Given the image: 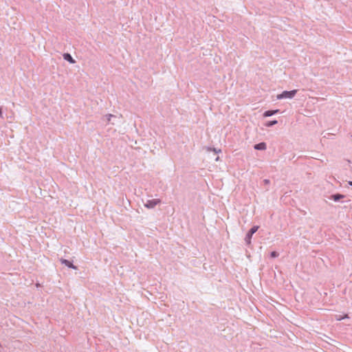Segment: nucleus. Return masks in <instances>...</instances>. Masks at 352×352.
<instances>
[{"label":"nucleus","mask_w":352,"mask_h":352,"mask_svg":"<svg viewBox=\"0 0 352 352\" xmlns=\"http://www.w3.org/2000/svg\"><path fill=\"white\" fill-rule=\"evenodd\" d=\"M296 93H297L296 89H294L292 91H284L280 94H278L276 98L278 100H282V99H286V98L292 99L296 96Z\"/></svg>","instance_id":"1"},{"label":"nucleus","mask_w":352,"mask_h":352,"mask_svg":"<svg viewBox=\"0 0 352 352\" xmlns=\"http://www.w3.org/2000/svg\"><path fill=\"white\" fill-rule=\"evenodd\" d=\"M258 226H254L247 233L245 237V241L247 245H250L251 243V239L252 237V235L258 230Z\"/></svg>","instance_id":"2"},{"label":"nucleus","mask_w":352,"mask_h":352,"mask_svg":"<svg viewBox=\"0 0 352 352\" xmlns=\"http://www.w3.org/2000/svg\"><path fill=\"white\" fill-rule=\"evenodd\" d=\"M161 203L160 199H148L144 204V206L148 209L154 208L157 205Z\"/></svg>","instance_id":"3"},{"label":"nucleus","mask_w":352,"mask_h":352,"mask_svg":"<svg viewBox=\"0 0 352 352\" xmlns=\"http://www.w3.org/2000/svg\"><path fill=\"white\" fill-rule=\"evenodd\" d=\"M60 263H61L62 264H63V265H65L67 266V267H69V268H72V269H74V270H76V269H77V267H76V266H75L74 265H73V263H72L71 261H68V260H67V259H65V258H60Z\"/></svg>","instance_id":"4"},{"label":"nucleus","mask_w":352,"mask_h":352,"mask_svg":"<svg viewBox=\"0 0 352 352\" xmlns=\"http://www.w3.org/2000/svg\"><path fill=\"white\" fill-rule=\"evenodd\" d=\"M254 148L256 150L264 151L267 148V146L265 142H261V143L255 144Z\"/></svg>","instance_id":"5"},{"label":"nucleus","mask_w":352,"mask_h":352,"mask_svg":"<svg viewBox=\"0 0 352 352\" xmlns=\"http://www.w3.org/2000/svg\"><path fill=\"white\" fill-rule=\"evenodd\" d=\"M63 58H64L65 60L68 61V62H69V63H72V64H73V63H76L75 60L72 58V56H71V54H69V53H65V54L63 55Z\"/></svg>","instance_id":"6"},{"label":"nucleus","mask_w":352,"mask_h":352,"mask_svg":"<svg viewBox=\"0 0 352 352\" xmlns=\"http://www.w3.org/2000/svg\"><path fill=\"white\" fill-rule=\"evenodd\" d=\"M278 111H279V110H278V109H276V110H268V111H266L264 112L263 116L264 117H270V116H272L276 114Z\"/></svg>","instance_id":"7"},{"label":"nucleus","mask_w":352,"mask_h":352,"mask_svg":"<svg viewBox=\"0 0 352 352\" xmlns=\"http://www.w3.org/2000/svg\"><path fill=\"white\" fill-rule=\"evenodd\" d=\"M344 197V195L341 194H335L331 196V199H333L334 201H338Z\"/></svg>","instance_id":"8"},{"label":"nucleus","mask_w":352,"mask_h":352,"mask_svg":"<svg viewBox=\"0 0 352 352\" xmlns=\"http://www.w3.org/2000/svg\"><path fill=\"white\" fill-rule=\"evenodd\" d=\"M112 118H115V116L110 113L105 115L104 117L107 123H109Z\"/></svg>","instance_id":"9"},{"label":"nucleus","mask_w":352,"mask_h":352,"mask_svg":"<svg viewBox=\"0 0 352 352\" xmlns=\"http://www.w3.org/2000/svg\"><path fill=\"white\" fill-rule=\"evenodd\" d=\"M277 122H278L277 120L269 121L265 124V126L267 127H271V126H274V124H277Z\"/></svg>","instance_id":"10"},{"label":"nucleus","mask_w":352,"mask_h":352,"mask_svg":"<svg viewBox=\"0 0 352 352\" xmlns=\"http://www.w3.org/2000/svg\"><path fill=\"white\" fill-rule=\"evenodd\" d=\"M336 319L337 320H341L342 319H344V318H348V315L347 314H345L344 316H341V315H336Z\"/></svg>","instance_id":"11"},{"label":"nucleus","mask_w":352,"mask_h":352,"mask_svg":"<svg viewBox=\"0 0 352 352\" xmlns=\"http://www.w3.org/2000/svg\"><path fill=\"white\" fill-rule=\"evenodd\" d=\"M270 256L272 258H276V257L278 256V253L275 251H273L271 252Z\"/></svg>","instance_id":"12"},{"label":"nucleus","mask_w":352,"mask_h":352,"mask_svg":"<svg viewBox=\"0 0 352 352\" xmlns=\"http://www.w3.org/2000/svg\"><path fill=\"white\" fill-rule=\"evenodd\" d=\"M208 151H213L216 153H218L221 152L220 149L217 150V149H216L214 148H208Z\"/></svg>","instance_id":"13"},{"label":"nucleus","mask_w":352,"mask_h":352,"mask_svg":"<svg viewBox=\"0 0 352 352\" xmlns=\"http://www.w3.org/2000/svg\"><path fill=\"white\" fill-rule=\"evenodd\" d=\"M263 182H264V183H265V184H270V180H269V179H264V181H263Z\"/></svg>","instance_id":"14"},{"label":"nucleus","mask_w":352,"mask_h":352,"mask_svg":"<svg viewBox=\"0 0 352 352\" xmlns=\"http://www.w3.org/2000/svg\"><path fill=\"white\" fill-rule=\"evenodd\" d=\"M0 117H2V111L1 109H0Z\"/></svg>","instance_id":"15"},{"label":"nucleus","mask_w":352,"mask_h":352,"mask_svg":"<svg viewBox=\"0 0 352 352\" xmlns=\"http://www.w3.org/2000/svg\"><path fill=\"white\" fill-rule=\"evenodd\" d=\"M349 184L352 186V182H349Z\"/></svg>","instance_id":"16"},{"label":"nucleus","mask_w":352,"mask_h":352,"mask_svg":"<svg viewBox=\"0 0 352 352\" xmlns=\"http://www.w3.org/2000/svg\"><path fill=\"white\" fill-rule=\"evenodd\" d=\"M216 161H218L219 160V157H217L216 159H215Z\"/></svg>","instance_id":"17"}]
</instances>
